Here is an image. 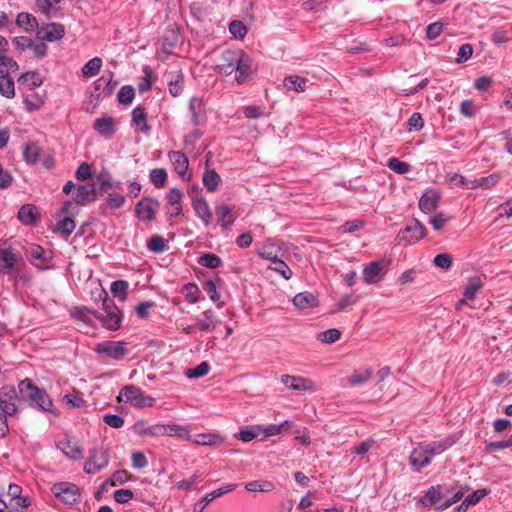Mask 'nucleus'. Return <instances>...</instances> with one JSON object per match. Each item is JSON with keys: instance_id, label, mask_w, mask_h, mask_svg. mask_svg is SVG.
Returning a JSON list of instances; mask_svg holds the SVG:
<instances>
[{"instance_id": "1", "label": "nucleus", "mask_w": 512, "mask_h": 512, "mask_svg": "<svg viewBox=\"0 0 512 512\" xmlns=\"http://www.w3.org/2000/svg\"><path fill=\"white\" fill-rule=\"evenodd\" d=\"M100 298H102V309L104 314H99L97 319L102 325L111 330H118L121 326L122 316L118 307L114 304V301L108 297V294L101 290Z\"/></svg>"}, {"instance_id": "2", "label": "nucleus", "mask_w": 512, "mask_h": 512, "mask_svg": "<svg viewBox=\"0 0 512 512\" xmlns=\"http://www.w3.org/2000/svg\"><path fill=\"white\" fill-rule=\"evenodd\" d=\"M18 388L25 397L36 403L39 409L52 412L53 402L51 398L44 390L36 387L30 379L26 378L20 381Z\"/></svg>"}, {"instance_id": "3", "label": "nucleus", "mask_w": 512, "mask_h": 512, "mask_svg": "<svg viewBox=\"0 0 512 512\" xmlns=\"http://www.w3.org/2000/svg\"><path fill=\"white\" fill-rule=\"evenodd\" d=\"M118 400L130 403L137 408L152 407L155 402L153 397L146 395L134 385L124 386L119 393Z\"/></svg>"}, {"instance_id": "4", "label": "nucleus", "mask_w": 512, "mask_h": 512, "mask_svg": "<svg viewBox=\"0 0 512 512\" xmlns=\"http://www.w3.org/2000/svg\"><path fill=\"white\" fill-rule=\"evenodd\" d=\"M25 256L28 261L39 270H47L52 266L53 255L40 245L29 244L25 247Z\"/></svg>"}, {"instance_id": "5", "label": "nucleus", "mask_w": 512, "mask_h": 512, "mask_svg": "<svg viewBox=\"0 0 512 512\" xmlns=\"http://www.w3.org/2000/svg\"><path fill=\"white\" fill-rule=\"evenodd\" d=\"M22 261L21 254L11 245H0V273L11 275L18 270V264Z\"/></svg>"}, {"instance_id": "6", "label": "nucleus", "mask_w": 512, "mask_h": 512, "mask_svg": "<svg viewBox=\"0 0 512 512\" xmlns=\"http://www.w3.org/2000/svg\"><path fill=\"white\" fill-rule=\"evenodd\" d=\"M109 463V452L99 446H94L89 451V457L84 464V471L87 474H96L103 470Z\"/></svg>"}, {"instance_id": "7", "label": "nucleus", "mask_w": 512, "mask_h": 512, "mask_svg": "<svg viewBox=\"0 0 512 512\" xmlns=\"http://www.w3.org/2000/svg\"><path fill=\"white\" fill-rule=\"evenodd\" d=\"M52 493L63 503L73 505L77 503L81 496L80 488L70 482L54 483L51 487Z\"/></svg>"}, {"instance_id": "8", "label": "nucleus", "mask_w": 512, "mask_h": 512, "mask_svg": "<svg viewBox=\"0 0 512 512\" xmlns=\"http://www.w3.org/2000/svg\"><path fill=\"white\" fill-rule=\"evenodd\" d=\"M124 341H103L97 344L95 351L113 360H122L128 353Z\"/></svg>"}, {"instance_id": "9", "label": "nucleus", "mask_w": 512, "mask_h": 512, "mask_svg": "<svg viewBox=\"0 0 512 512\" xmlns=\"http://www.w3.org/2000/svg\"><path fill=\"white\" fill-rule=\"evenodd\" d=\"M427 234L425 226L417 219H413L409 225L398 233V238L407 244H414Z\"/></svg>"}, {"instance_id": "10", "label": "nucleus", "mask_w": 512, "mask_h": 512, "mask_svg": "<svg viewBox=\"0 0 512 512\" xmlns=\"http://www.w3.org/2000/svg\"><path fill=\"white\" fill-rule=\"evenodd\" d=\"M18 398L14 386H3L0 389V412L13 416L17 412L16 401Z\"/></svg>"}, {"instance_id": "11", "label": "nucleus", "mask_w": 512, "mask_h": 512, "mask_svg": "<svg viewBox=\"0 0 512 512\" xmlns=\"http://www.w3.org/2000/svg\"><path fill=\"white\" fill-rule=\"evenodd\" d=\"M160 208L157 199L146 197L136 204L135 213L139 220L152 221Z\"/></svg>"}, {"instance_id": "12", "label": "nucleus", "mask_w": 512, "mask_h": 512, "mask_svg": "<svg viewBox=\"0 0 512 512\" xmlns=\"http://www.w3.org/2000/svg\"><path fill=\"white\" fill-rule=\"evenodd\" d=\"M56 446L71 460H79L83 457V450L78 441L68 435H64L56 442Z\"/></svg>"}, {"instance_id": "13", "label": "nucleus", "mask_w": 512, "mask_h": 512, "mask_svg": "<svg viewBox=\"0 0 512 512\" xmlns=\"http://www.w3.org/2000/svg\"><path fill=\"white\" fill-rule=\"evenodd\" d=\"M388 263L384 260L369 263L363 269V281L367 284H377L381 281V277Z\"/></svg>"}, {"instance_id": "14", "label": "nucleus", "mask_w": 512, "mask_h": 512, "mask_svg": "<svg viewBox=\"0 0 512 512\" xmlns=\"http://www.w3.org/2000/svg\"><path fill=\"white\" fill-rule=\"evenodd\" d=\"M64 34V26L59 23L44 24L37 29L38 38L48 42L60 40Z\"/></svg>"}, {"instance_id": "15", "label": "nucleus", "mask_w": 512, "mask_h": 512, "mask_svg": "<svg viewBox=\"0 0 512 512\" xmlns=\"http://www.w3.org/2000/svg\"><path fill=\"white\" fill-rule=\"evenodd\" d=\"M236 76L238 84H243L251 76V61L242 51H237V62L235 63Z\"/></svg>"}, {"instance_id": "16", "label": "nucleus", "mask_w": 512, "mask_h": 512, "mask_svg": "<svg viewBox=\"0 0 512 512\" xmlns=\"http://www.w3.org/2000/svg\"><path fill=\"white\" fill-rule=\"evenodd\" d=\"M423 443L418 444L409 456V464L414 472H419L422 468L430 465L431 460Z\"/></svg>"}, {"instance_id": "17", "label": "nucleus", "mask_w": 512, "mask_h": 512, "mask_svg": "<svg viewBox=\"0 0 512 512\" xmlns=\"http://www.w3.org/2000/svg\"><path fill=\"white\" fill-rule=\"evenodd\" d=\"M184 194L178 188H171L166 194L167 214L170 217L179 216L182 213V200Z\"/></svg>"}, {"instance_id": "18", "label": "nucleus", "mask_w": 512, "mask_h": 512, "mask_svg": "<svg viewBox=\"0 0 512 512\" xmlns=\"http://www.w3.org/2000/svg\"><path fill=\"white\" fill-rule=\"evenodd\" d=\"M237 62V51L225 50L220 57L219 63L216 64L215 70L223 75L229 76L235 70Z\"/></svg>"}, {"instance_id": "19", "label": "nucleus", "mask_w": 512, "mask_h": 512, "mask_svg": "<svg viewBox=\"0 0 512 512\" xmlns=\"http://www.w3.org/2000/svg\"><path fill=\"white\" fill-rule=\"evenodd\" d=\"M238 487L237 484H227L223 487L215 489L214 491L206 494L202 497L194 506L193 512H203L206 506L211 503V500H214L218 497L223 496L226 493H229L235 490Z\"/></svg>"}, {"instance_id": "20", "label": "nucleus", "mask_w": 512, "mask_h": 512, "mask_svg": "<svg viewBox=\"0 0 512 512\" xmlns=\"http://www.w3.org/2000/svg\"><path fill=\"white\" fill-rule=\"evenodd\" d=\"M281 382L291 390L298 391H314L313 382L307 378L296 377L291 375H282Z\"/></svg>"}, {"instance_id": "21", "label": "nucleus", "mask_w": 512, "mask_h": 512, "mask_svg": "<svg viewBox=\"0 0 512 512\" xmlns=\"http://www.w3.org/2000/svg\"><path fill=\"white\" fill-rule=\"evenodd\" d=\"M219 324V320L211 309L205 310L196 318V327L201 332H213Z\"/></svg>"}, {"instance_id": "22", "label": "nucleus", "mask_w": 512, "mask_h": 512, "mask_svg": "<svg viewBox=\"0 0 512 512\" xmlns=\"http://www.w3.org/2000/svg\"><path fill=\"white\" fill-rule=\"evenodd\" d=\"M456 442V439L454 436H448L442 440L433 441L430 443H423L427 454H429L430 460H432L433 457L436 455H439L446 451L448 448L453 446Z\"/></svg>"}, {"instance_id": "23", "label": "nucleus", "mask_w": 512, "mask_h": 512, "mask_svg": "<svg viewBox=\"0 0 512 512\" xmlns=\"http://www.w3.org/2000/svg\"><path fill=\"white\" fill-rule=\"evenodd\" d=\"M192 207L196 216L200 218L203 224L208 227L212 223L213 214L208 202L204 198H196L192 202Z\"/></svg>"}, {"instance_id": "24", "label": "nucleus", "mask_w": 512, "mask_h": 512, "mask_svg": "<svg viewBox=\"0 0 512 512\" xmlns=\"http://www.w3.org/2000/svg\"><path fill=\"white\" fill-rule=\"evenodd\" d=\"M445 495V488L441 486H432L428 489L426 494L422 497L421 502L425 506H434L439 510V506L443 505Z\"/></svg>"}, {"instance_id": "25", "label": "nucleus", "mask_w": 512, "mask_h": 512, "mask_svg": "<svg viewBox=\"0 0 512 512\" xmlns=\"http://www.w3.org/2000/svg\"><path fill=\"white\" fill-rule=\"evenodd\" d=\"M189 111L194 126H198L205 121V108L201 98L192 97L190 99Z\"/></svg>"}, {"instance_id": "26", "label": "nucleus", "mask_w": 512, "mask_h": 512, "mask_svg": "<svg viewBox=\"0 0 512 512\" xmlns=\"http://www.w3.org/2000/svg\"><path fill=\"white\" fill-rule=\"evenodd\" d=\"M439 199L440 195L436 190H427L419 200V208L425 213H430L438 207Z\"/></svg>"}, {"instance_id": "27", "label": "nucleus", "mask_w": 512, "mask_h": 512, "mask_svg": "<svg viewBox=\"0 0 512 512\" xmlns=\"http://www.w3.org/2000/svg\"><path fill=\"white\" fill-rule=\"evenodd\" d=\"M96 197V187L95 184L90 185H79L76 188L73 199L78 204H85L87 202L94 201Z\"/></svg>"}, {"instance_id": "28", "label": "nucleus", "mask_w": 512, "mask_h": 512, "mask_svg": "<svg viewBox=\"0 0 512 512\" xmlns=\"http://www.w3.org/2000/svg\"><path fill=\"white\" fill-rule=\"evenodd\" d=\"M115 120L110 116H103L94 121V129L102 136L108 138L115 132Z\"/></svg>"}, {"instance_id": "29", "label": "nucleus", "mask_w": 512, "mask_h": 512, "mask_svg": "<svg viewBox=\"0 0 512 512\" xmlns=\"http://www.w3.org/2000/svg\"><path fill=\"white\" fill-rule=\"evenodd\" d=\"M233 209V206L224 203L218 204L215 207V213L219 219L222 229H227L234 223L235 219L232 216Z\"/></svg>"}, {"instance_id": "30", "label": "nucleus", "mask_w": 512, "mask_h": 512, "mask_svg": "<svg viewBox=\"0 0 512 512\" xmlns=\"http://www.w3.org/2000/svg\"><path fill=\"white\" fill-rule=\"evenodd\" d=\"M132 124L137 127V130L148 134L151 130V126L147 121V114L141 106H137L132 110Z\"/></svg>"}, {"instance_id": "31", "label": "nucleus", "mask_w": 512, "mask_h": 512, "mask_svg": "<svg viewBox=\"0 0 512 512\" xmlns=\"http://www.w3.org/2000/svg\"><path fill=\"white\" fill-rule=\"evenodd\" d=\"M168 157H169L170 161L172 162V164L175 168V171L181 177L184 178L187 173L188 165H189V161H188V158L186 157V155L180 151H171V152H169Z\"/></svg>"}, {"instance_id": "32", "label": "nucleus", "mask_w": 512, "mask_h": 512, "mask_svg": "<svg viewBox=\"0 0 512 512\" xmlns=\"http://www.w3.org/2000/svg\"><path fill=\"white\" fill-rule=\"evenodd\" d=\"M293 304L300 310L314 308L318 305L317 298L310 292H301L294 296Z\"/></svg>"}, {"instance_id": "33", "label": "nucleus", "mask_w": 512, "mask_h": 512, "mask_svg": "<svg viewBox=\"0 0 512 512\" xmlns=\"http://www.w3.org/2000/svg\"><path fill=\"white\" fill-rule=\"evenodd\" d=\"M133 430L139 436H162V424L147 425L144 421H137L133 426Z\"/></svg>"}, {"instance_id": "34", "label": "nucleus", "mask_w": 512, "mask_h": 512, "mask_svg": "<svg viewBox=\"0 0 512 512\" xmlns=\"http://www.w3.org/2000/svg\"><path fill=\"white\" fill-rule=\"evenodd\" d=\"M38 217V209L31 204L23 205L18 211V219L25 225H33Z\"/></svg>"}, {"instance_id": "35", "label": "nucleus", "mask_w": 512, "mask_h": 512, "mask_svg": "<svg viewBox=\"0 0 512 512\" xmlns=\"http://www.w3.org/2000/svg\"><path fill=\"white\" fill-rule=\"evenodd\" d=\"M162 436H177L186 440H191V434L188 428L178 424H162Z\"/></svg>"}, {"instance_id": "36", "label": "nucleus", "mask_w": 512, "mask_h": 512, "mask_svg": "<svg viewBox=\"0 0 512 512\" xmlns=\"http://www.w3.org/2000/svg\"><path fill=\"white\" fill-rule=\"evenodd\" d=\"M467 489L460 488L456 490L455 488H445L444 502L443 505L439 506V510H445L448 507L452 506L454 503L461 500L464 496Z\"/></svg>"}, {"instance_id": "37", "label": "nucleus", "mask_w": 512, "mask_h": 512, "mask_svg": "<svg viewBox=\"0 0 512 512\" xmlns=\"http://www.w3.org/2000/svg\"><path fill=\"white\" fill-rule=\"evenodd\" d=\"M203 185L209 192H215L221 183V177L214 169H206L202 176Z\"/></svg>"}, {"instance_id": "38", "label": "nucleus", "mask_w": 512, "mask_h": 512, "mask_svg": "<svg viewBox=\"0 0 512 512\" xmlns=\"http://www.w3.org/2000/svg\"><path fill=\"white\" fill-rule=\"evenodd\" d=\"M72 316L86 324H92L97 319L98 313L87 307H76L71 311Z\"/></svg>"}, {"instance_id": "39", "label": "nucleus", "mask_w": 512, "mask_h": 512, "mask_svg": "<svg viewBox=\"0 0 512 512\" xmlns=\"http://www.w3.org/2000/svg\"><path fill=\"white\" fill-rule=\"evenodd\" d=\"M307 79L297 75L287 76L283 81V85L287 90L296 92H304L306 89Z\"/></svg>"}, {"instance_id": "40", "label": "nucleus", "mask_w": 512, "mask_h": 512, "mask_svg": "<svg viewBox=\"0 0 512 512\" xmlns=\"http://www.w3.org/2000/svg\"><path fill=\"white\" fill-rule=\"evenodd\" d=\"M147 248L154 253H163L168 250L169 245L163 236L156 234L147 241Z\"/></svg>"}, {"instance_id": "41", "label": "nucleus", "mask_w": 512, "mask_h": 512, "mask_svg": "<svg viewBox=\"0 0 512 512\" xmlns=\"http://www.w3.org/2000/svg\"><path fill=\"white\" fill-rule=\"evenodd\" d=\"M18 69L19 66L14 59L5 54H0V75L10 76L12 73L18 71Z\"/></svg>"}, {"instance_id": "42", "label": "nucleus", "mask_w": 512, "mask_h": 512, "mask_svg": "<svg viewBox=\"0 0 512 512\" xmlns=\"http://www.w3.org/2000/svg\"><path fill=\"white\" fill-rule=\"evenodd\" d=\"M482 286L483 283L479 277L475 276L470 278L464 290V298L466 300L475 299L477 293L480 291Z\"/></svg>"}, {"instance_id": "43", "label": "nucleus", "mask_w": 512, "mask_h": 512, "mask_svg": "<svg viewBox=\"0 0 512 512\" xmlns=\"http://www.w3.org/2000/svg\"><path fill=\"white\" fill-rule=\"evenodd\" d=\"M181 293L189 303L195 304L200 299L201 291L195 283H187L183 285Z\"/></svg>"}, {"instance_id": "44", "label": "nucleus", "mask_w": 512, "mask_h": 512, "mask_svg": "<svg viewBox=\"0 0 512 512\" xmlns=\"http://www.w3.org/2000/svg\"><path fill=\"white\" fill-rule=\"evenodd\" d=\"M102 59L100 57H94L90 59L83 67L82 74L84 77H93L97 75L102 67Z\"/></svg>"}, {"instance_id": "45", "label": "nucleus", "mask_w": 512, "mask_h": 512, "mask_svg": "<svg viewBox=\"0 0 512 512\" xmlns=\"http://www.w3.org/2000/svg\"><path fill=\"white\" fill-rule=\"evenodd\" d=\"M262 428L260 426H246L240 429L236 434V438L244 442H250L260 435Z\"/></svg>"}, {"instance_id": "46", "label": "nucleus", "mask_w": 512, "mask_h": 512, "mask_svg": "<svg viewBox=\"0 0 512 512\" xmlns=\"http://www.w3.org/2000/svg\"><path fill=\"white\" fill-rule=\"evenodd\" d=\"M274 488V484L267 480H255L245 485V489L249 492H270Z\"/></svg>"}, {"instance_id": "47", "label": "nucleus", "mask_w": 512, "mask_h": 512, "mask_svg": "<svg viewBox=\"0 0 512 512\" xmlns=\"http://www.w3.org/2000/svg\"><path fill=\"white\" fill-rule=\"evenodd\" d=\"M373 375V371L370 368H366L362 371H354L352 375L348 377V383L351 386H357L368 381Z\"/></svg>"}, {"instance_id": "48", "label": "nucleus", "mask_w": 512, "mask_h": 512, "mask_svg": "<svg viewBox=\"0 0 512 512\" xmlns=\"http://www.w3.org/2000/svg\"><path fill=\"white\" fill-rule=\"evenodd\" d=\"M39 155H40V148L36 143L30 142L24 146L23 156H24V160L27 164L36 163Z\"/></svg>"}, {"instance_id": "49", "label": "nucleus", "mask_w": 512, "mask_h": 512, "mask_svg": "<svg viewBox=\"0 0 512 512\" xmlns=\"http://www.w3.org/2000/svg\"><path fill=\"white\" fill-rule=\"evenodd\" d=\"M198 264L202 267L215 269L221 266L222 260L216 254L205 253L199 257Z\"/></svg>"}, {"instance_id": "50", "label": "nucleus", "mask_w": 512, "mask_h": 512, "mask_svg": "<svg viewBox=\"0 0 512 512\" xmlns=\"http://www.w3.org/2000/svg\"><path fill=\"white\" fill-rule=\"evenodd\" d=\"M19 82L25 84L30 90H33L42 84V78L37 72H28L19 78Z\"/></svg>"}, {"instance_id": "51", "label": "nucleus", "mask_w": 512, "mask_h": 512, "mask_svg": "<svg viewBox=\"0 0 512 512\" xmlns=\"http://www.w3.org/2000/svg\"><path fill=\"white\" fill-rule=\"evenodd\" d=\"M17 25L24 27L25 30H33L38 26L37 19L30 13L21 12L16 18Z\"/></svg>"}, {"instance_id": "52", "label": "nucleus", "mask_w": 512, "mask_h": 512, "mask_svg": "<svg viewBox=\"0 0 512 512\" xmlns=\"http://www.w3.org/2000/svg\"><path fill=\"white\" fill-rule=\"evenodd\" d=\"M268 268L279 273L286 280H289L293 274L290 267L281 259H274V263H271Z\"/></svg>"}, {"instance_id": "53", "label": "nucleus", "mask_w": 512, "mask_h": 512, "mask_svg": "<svg viewBox=\"0 0 512 512\" xmlns=\"http://www.w3.org/2000/svg\"><path fill=\"white\" fill-rule=\"evenodd\" d=\"M0 93L7 98L14 97V82L10 76L0 75Z\"/></svg>"}, {"instance_id": "54", "label": "nucleus", "mask_w": 512, "mask_h": 512, "mask_svg": "<svg viewBox=\"0 0 512 512\" xmlns=\"http://www.w3.org/2000/svg\"><path fill=\"white\" fill-rule=\"evenodd\" d=\"M210 370V365L208 362L203 361L199 365H197L195 368H189L186 371V376L190 379L193 378H200L208 374Z\"/></svg>"}, {"instance_id": "55", "label": "nucleus", "mask_w": 512, "mask_h": 512, "mask_svg": "<svg viewBox=\"0 0 512 512\" xmlns=\"http://www.w3.org/2000/svg\"><path fill=\"white\" fill-rule=\"evenodd\" d=\"M75 222L72 218L66 217L57 223V231L64 237H68L75 229Z\"/></svg>"}, {"instance_id": "56", "label": "nucleus", "mask_w": 512, "mask_h": 512, "mask_svg": "<svg viewBox=\"0 0 512 512\" xmlns=\"http://www.w3.org/2000/svg\"><path fill=\"white\" fill-rule=\"evenodd\" d=\"M150 180L155 185V187H163L167 180V173L162 168L153 169L150 172Z\"/></svg>"}, {"instance_id": "57", "label": "nucleus", "mask_w": 512, "mask_h": 512, "mask_svg": "<svg viewBox=\"0 0 512 512\" xmlns=\"http://www.w3.org/2000/svg\"><path fill=\"white\" fill-rule=\"evenodd\" d=\"M129 285L125 280H117L111 284V292L121 300L126 299V292Z\"/></svg>"}, {"instance_id": "58", "label": "nucleus", "mask_w": 512, "mask_h": 512, "mask_svg": "<svg viewBox=\"0 0 512 512\" xmlns=\"http://www.w3.org/2000/svg\"><path fill=\"white\" fill-rule=\"evenodd\" d=\"M341 336V333L338 329L331 328L326 331H323L319 333L318 340L322 341L323 343H334L336 342Z\"/></svg>"}, {"instance_id": "59", "label": "nucleus", "mask_w": 512, "mask_h": 512, "mask_svg": "<svg viewBox=\"0 0 512 512\" xmlns=\"http://www.w3.org/2000/svg\"><path fill=\"white\" fill-rule=\"evenodd\" d=\"M135 96L132 86H123L118 92V101L122 104H130Z\"/></svg>"}, {"instance_id": "60", "label": "nucleus", "mask_w": 512, "mask_h": 512, "mask_svg": "<svg viewBox=\"0 0 512 512\" xmlns=\"http://www.w3.org/2000/svg\"><path fill=\"white\" fill-rule=\"evenodd\" d=\"M203 289L214 303L220 301L221 295L218 293L216 283L213 280L206 281L203 285Z\"/></svg>"}, {"instance_id": "61", "label": "nucleus", "mask_w": 512, "mask_h": 512, "mask_svg": "<svg viewBox=\"0 0 512 512\" xmlns=\"http://www.w3.org/2000/svg\"><path fill=\"white\" fill-rule=\"evenodd\" d=\"M388 167L398 174H405L409 171V164L399 160L398 158H391L388 161Z\"/></svg>"}, {"instance_id": "62", "label": "nucleus", "mask_w": 512, "mask_h": 512, "mask_svg": "<svg viewBox=\"0 0 512 512\" xmlns=\"http://www.w3.org/2000/svg\"><path fill=\"white\" fill-rule=\"evenodd\" d=\"M107 206L111 209H118L125 203V197L119 193H108Z\"/></svg>"}, {"instance_id": "63", "label": "nucleus", "mask_w": 512, "mask_h": 512, "mask_svg": "<svg viewBox=\"0 0 512 512\" xmlns=\"http://www.w3.org/2000/svg\"><path fill=\"white\" fill-rule=\"evenodd\" d=\"M63 399L72 407H82L85 403L82 394L77 391L65 394Z\"/></svg>"}, {"instance_id": "64", "label": "nucleus", "mask_w": 512, "mask_h": 512, "mask_svg": "<svg viewBox=\"0 0 512 512\" xmlns=\"http://www.w3.org/2000/svg\"><path fill=\"white\" fill-rule=\"evenodd\" d=\"M229 31L233 36L243 38L247 33V28L241 21L234 20L229 25Z\"/></svg>"}]
</instances>
